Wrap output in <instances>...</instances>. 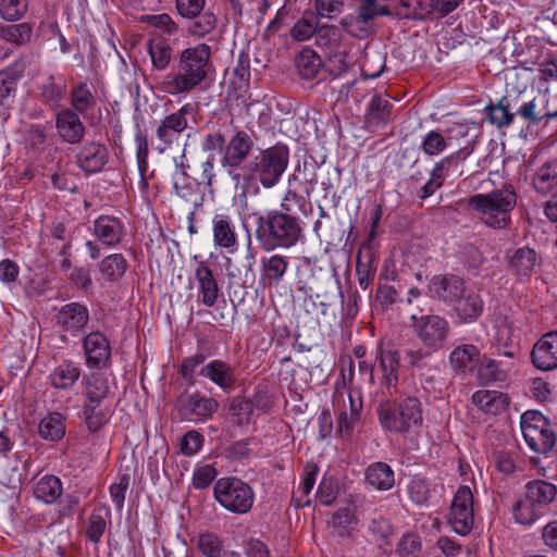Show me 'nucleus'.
<instances>
[{
	"label": "nucleus",
	"mask_w": 557,
	"mask_h": 557,
	"mask_svg": "<svg viewBox=\"0 0 557 557\" xmlns=\"http://www.w3.org/2000/svg\"><path fill=\"white\" fill-rule=\"evenodd\" d=\"M467 209L488 227L503 230L511 222L510 214L517 205V193L511 184L486 194H474L466 200Z\"/></svg>",
	"instance_id": "nucleus-3"
},
{
	"label": "nucleus",
	"mask_w": 557,
	"mask_h": 557,
	"mask_svg": "<svg viewBox=\"0 0 557 557\" xmlns=\"http://www.w3.org/2000/svg\"><path fill=\"white\" fill-rule=\"evenodd\" d=\"M197 546L206 557H220L222 553V541L214 533L200 534Z\"/></svg>",
	"instance_id": "nucleus-57"
},
{
	"label": "nucleus",
	"mask_w": 557,
	"mask_h": 557,
	"mask_svg": "<svg viewBox=\"0 0 557 557\" xmlns=\"http://www.w3.org/2000/svg\"><path fill=\"white\" fill-rule=\"evenodd\" d=\"M394 15L389 5L382 4L377 0H361L357 15H349L341 21L345 32L354 37H366L371 33L372 22L379 16Z\"/></svg>",
	"instance_id": "nucleus-10"
},
{
	"label": "nucleus",
	"mask_w": 557,
	"mask_h": 557,
	"mask_svg": "<svg viewBox=\"0 0 557 557\" xmlns=\"http://www.w3.org/2000/svg\"><path fill=\"white\" fill-rule=\"evenodd\" d=\"M454 305L458 317L463 322L475 320L483 310V301L474 293L466 292L465 296H461Z\"/></svg>",
	"instance_id": "nucleus-42"
},
{
	"label": "nucleus",
	"mask_w": 557,
	"mask_h": 557,
	"mask_svg": "<svg viewBox=\"0 0 557 557\" xmlns=\"http://www.w3.org/2000/svg\"><path fill=\"white\" fill-rule=\"evenodd\" d=\"M411 327L422 346L431 350H441L445 347L450 333L448 321L438 314L411 313Z\"/></svg>",
	"instance_id": "nucleus-8"
},
{
	"label": "nucleus",
	"mask_w": 557,
	"mask_h": 557,
	"mask_svg": "<svg viewBox=\"0 0 557 557\" xmlns=\"http://www.w3.org/2000/svg\"><path fill=\"white\" fill-rule=\"evenodd\" d=\"M95 234L107 246H114L121 242L124 226L120 219L111 215H101L94 223Z\"/></svg>",
	"instance_id": "nucleus-24"
},
{
	"label": "nucleus",
	"mask_w": 557,
	"mask_h": 557,
	"mask_svg": "<svg viewBox=\"0 0 557 557\" xmlns=\"http://www.w3.org/2000/svg\"><path fill=\"white\" fill-rule=\"evenodd\" d=\"M147 50L156 70H165L172 59V48L162 37L150 38L147 42Z\"/></svg>",
	"instance_id": "nucleus-40"
},
{
	"label": "nucleus",
	"mask_w": 557,
	"mask_h": 557,
	"mask_svg": "<svg viewBox=\"0 0 557 557\" xmlns=\"http://www.w3.org/2000/svg\"><path fill=\"white\" fill-rule=\"evenodd\" d=\"M140 21L159 28L166 35H174L178 30L177 24L166 13L144 15Z\"/></svg>",
	"instance_id": "nucleus-59"
},
{
	"label": "nucleus",
	"mask_w": 557,
	"mask_h": 557,
	"mask_svg": "<svg viewBox=\"0 0 557 557\" xmlns=\"http://www.w3.org/2000/svg\"><path fill=\"white\" fill-rule=\"evenodd\" d=\"M109 511L104 508L95 509L88 518L86 535L89 541L98 543L107 528V516Z\"/></svg>",
	"instance_id": "nucleus-53"
},
{
	"label": "nucleus",
	"mask_w": 557,
	"mask_h": 557,
	"mask_svg": "<svg viewBox=\"0 0 557 557\" xmlns=\"http://www.w3.org/2000/svg\"><path fill=\"white\" fill-rule=\"evenodd\" d=\"M108 161L106 146L98 143H87L77 154V163L86 173L99 172Z\"/></svg>",
	"instance_id": "nucleus-22"
},
{
	"label": "nucleus",
	"mask_w": 557,
	"mask_h": 557,
	"mask_svg": "<svg viewBox=\"0 0 557 557\" xmlns=\"http://www.w3.org/2000/svg\"><path fill=\"white\" fill-rule=\"evenodd\" d=\"M195 277L198 282V292L201 302L206 307H213L220 295V287L213 275V271L205 261H200L195 270Z\"/></svg>",
	"instance_id": "nucleus-20"
},
{
	"label": "nucleus",
	"mask_w": 557,
	"mask_h": 557,
	"mask_svg": "<svg viewBox=\"0 0 557 557\" xmlns=\"http://www.w3.org/2000/svg\"><path fill=\"white\" fill-rule=\"evenodd\" d=\"M34 26L23 22L18 24H0V39L21 47L32 40Z\"/></svg>",
	"instance_id": "nucleus-35"
},
{
	"label": "nucleus",
	"mask_w": 557,
	"mask_h": 557,
	"mask_svg": "<svg viewBox=\"0 0 557 557\" xmlns=\"http://www.w3.org/2000/svg\"><path fill=\"white\" fill-rule=\"evenodd\" d=\"M532 184L537 193L547 194L557 186V158L546 161L534 174Z\"/></svg>",
	"instance_id": "nucleus-39"
},
{
	"label": "nucleus",
	"mask_w": 557,
	"mask_h": 557,
	"mask_svg": "<svg viewBox=\"0 0 557 557\" xmlns=\"http://www.w3.org/2000/svg\"><path fill=\"white\" fill-rule=\"evenodd\" d=\"M227 174L233 182L236 195L246 198L248 194H256L259 190L258 178L250 166V163L239 168H227Z\"/></svg>",
	"instance_id": "nucleus-23"
},
{
	"label": "nucleus",
	"mask_w": 557,
	"mask_h": 557,
	"mask_svg": "<svg viewBox=\"0 0 557 557\" xmlns=\"http://www.w3.org/2000/svg\"><path fill=\"white\" fill-rule=\"evenodd\" d=\"M380 368L383 372L384 383L388 388L396 387L398 382V370L400 367L399 352L396 349H380Z\"/></svg>",
	"instance_id": "nucleus-34"
},
{
	"label": "nucleus",
	"mask_w": 557,
	"mask_h": 557,
	"mask_svg": "<svg viewBox=\"0 0 557 557\" xmlns=\"http://www.w3.org/2000/svg\"><path fill=\"white\" fill-rule=\"evenodd\" d=\"M531 358L533 364L543 371L557 368V331L544 334L533 346Z\"/></svg>",
	"instance_id": "nucleus-14"
},
{
	"label": "nucleus",
	"mask_w": 557,
	"mask_h": 557,
	"mask_svg": "<svg viewBox=\"0 0 557 557\" xmlns=\"http://www.w3.org/2000/svg\"><path fill=\"white\" fill-rule=\"evenodd\" d=\"M377 413L382 428L397 434H410L423 422L422 405L414 396H408L399 403L382 401Z\"/></svg>",
	"instance_id": "nucleus-4"
},
{
	"label": "nucleus",
	"mask_w": 557,
	"mask_h": 557,
	"mask_svg": "<svg viewBox=\"0 0 557 557\" xmlns=\"http://www.w3.org/2000/svg\"><path fill=\"white\" fill-rule=\"evenodd\" d=\"M27 0H3L0 4V15L5 21H18L27 12Z\"/></svg>",
	"instance_id": "nucleus-56"
},
{
	"label": "nucleus",
	"mask_w": 557,
	"mask_h": 557,
	"mask_svg": "<svg viewBox=\"0 0 557 557\" xmlns=\"http://www.w3.org/2000/svg\"><path fill=\"white\" fill-rule=\"evenodd\" d=\"M228 411L235 424L246 425L251 421L253 408L247 397L235 396L230 400Z\"/></svg>",
	"instance_id": "nucleus-49"
},
{
	"label": "nucleus",
	"mask_w": 557,
	"mask_h": 557,
	"mask_svg": "<svg viewBox=\"0 0 557 557\" xmlns=\"http://www.w3.org/2000/svg\"><path fill=\"white\" fill-rule=\"evenodd\" d=\"M255 236L264 251L276 248H292L304 238V228L299 218L286 211L270 210L255 213Z\"/></svg>",
	"instance_id": "nucleus-2"
},
{
	"label": "nucleus",
	"mask_w": 557,
	"mask_h": 557,
	"mask_svg": "<svg viewBox=\"0 0 557 557\" xmlns=\"http://www.w3.org/2000/svg\"><path fill=\"white\" fill-rule=\"evenodd\" d=\"M366 483L376 491H389L395 484L394 471L389 465L377 461L371 463L364 473Z\"/></svg>",
	"instance_id": "nucleus-26"
},
{
	"label": "nucleus",
	"mask_w": 557,
	"mask_h": 557,
	"mask_svg": "<svg viewBox=\"0 0 557 557\" xmlns=\"http://www.w3.org/2000/svg\"><path fill=\"white\" fill-rule=\"evenodd\" d=\"M109 393L107 377L100 373H91L86 377L85 396L92 403H103Z\"/></svg>",
	"instance_id": "nucleus-48"
},
{
	"label": "nucleus",
	"mask_w": 557,
	"mask_h": 557,
	"mask_svg": "<svg viewBox=\"0 0 557 557\" xmlns=\"http://www.w3.org/2000/svg\"><path fill=\"white\" fill-rule=\"evenodd\" d=\"M231 119L230 125L233 127L232 135L226 139L225 150L221 158V165L223 168H239L251 153L255 139L253 132L243 129L233 124Z\"/></svg>",
	"instance_id": "nucleus-11"
},
{
	"label": "nucleus",
	"mask_w": 557,
	"mask_h": 557,
	"mask_svg": "<svg viewBox=\"0 0 557 557\" xmlns=\"http://www.w3.org/2000/svg\"><path fill=\"white\" fill-rule=\"evenodd\" d=\"M213 495L221 507L237 515L247 513L255 500L250 485L235 476L220 478L214 483Z\"/></svg>",
	"instance_id": "nucleus-7"
},
{
	"label": "nucleus",
	"mask_w": 557,
	"mask_h": 557,
	"mask_svg": "<svg viewBox=\"0 0 557 557\" xmlns=\"http://www.w3.org/2000/svg\"><path fill=\"white\" fill-rule=\"evenodd\" d=\"M62 483L58 476L46 475L36 483L34 495L46 504H52L62 495Z\"/></svg>",
	"instance_id": "nucleus-43"
},
{
	"label": "nucleus",
	"mask_w": 557,
	"mask_h": 557,
	"mask_svg": "<svg viewBox=\"0 0 557 557\" xmlns=\"http://www.w3.org/2000/svg\"><path fill=\"white\" fill-rule=\"evenodd\" d=\"M409 495L416 504H424L430 496L428 481L419 476L413 478L409 484Z\"/></svg>",
	"instance_id": "nucleus-63"
},
{
	"label": "nucleus",
	"mask_w": 557,
	"mask_h": 557,
	"mask_svg": "<svg viewBox=\"0 0 557 557\" xmlns=\"http://www.w3.org/2000/svg\"><path fill=\"white\" fill-rule=\"evenodd\" d=\"M71 104L79 113H85L95 107V97L86 83H79L72 88Z\"/></svg>",
	"instance_id": "nucleus-50"
},
{
	"label": "nucleus",
	"mask_w": 557,
	"mask_h": 557,
	"mask_svg": "<svg viewBox=\"0 0 557 557\" xmlns=\"http://www.w3.org/2000/svg\"><path fill=\"white\" fill-rule=\"evenodd\" d=\"M289 267L287 257L281 255H272L261 260L262 280L268 285H277L285 276Z\"/></svg>",
	"instance_id": "nucleus-31"
},
{
	"label": "nucleus",
	"mask_w": 557,
	"mask_h": 557,
	"mask_svg": "<svg viewBox=\"0 0 557 557\" xmlns=\"http://www.w3.org/2000/svg\"><path fill=\"white\" fill-rule=\"evenodd\" d=\"M451 166L453 158L445 157L436 162L431 170L429 181L421 187L419 197L426 199L441 188Z\"/></svg>",
	"instance_id": "nucleus-33"
},
{
	"label": "nucleus",
	"mask_w": 557,
	"mask_h": 557,
	"mask_svg": "<svg viewBox=\"0 0 557 557\" xmlns=\"http://www.w3.org/2000/svg\"><path fill=\"white\" fill-rule=\"evenodd\" d=\"M213 242L216 246L225 249L234 247L237 243L235 226L232 219L226 214H216L212 220Z\"/></svg>",
	"instance_id": "nucleus-30"
},
{
	"label": "nucleus",
	"mask_w": 557,
	"mask_h": 557,
	"mask_svg": "<svg viewBox=\"0 0 557 557\" xmlns=\"http://www.w3.org/2000/svg\"><path fill=\"white\" fill-rule=\"evenodd\" d=\"M327 210L323 209L322 212H319V219L313 224V232L320 240L334 246L343 242L345 228L337 219L331 216Z\"/></svg>",
	"instance_id": "nucleus-21"
},
{
	"label": "nucleus",
	"mask_w": 557,
	"mask_h": 557,
	"mask_svg": "<svg viewBox=\"0 0 557 557\" xmlns=\"http://www.w3.org/2000/svg\"><path fill=\"white\" fill-rule=\"evenodd\" d=\"M55 126L60 137L69 144L79 143L85 133V126L72 109H63L57 114Z\"/></svg>",
	"instance_id": "nucleus-19"
},
{
	"label": "nucleus",
	"mask_w": 557,
	"mask_h": 557,
	"mask_svg": "<svg viewBox=\"0 0 557 557\" xmlns=\"http://www.w3.org/2000/svg\"><path fill=\"white\" fill-rule=\"evenodd\" d=\"M39 435L51 442H58L65 435V418L60 412H50L41 419Z\"/></svg>",
	"instance_id": "nucleus-38"
},
{
	"label": "nucleus",
	"mask_w": 557,
	"mask_h": 557,
	"mask_svg": "<svg viewBox=\"0 0 557 557\" xmlns=\"http://www.w3.org/2000/svg\"><path fill=\"white\" fill-rule=\"evenodd\" d=\"M431 298L455 304L467 292L465 281L457 275H435L431 278L428 286Z\"/></svg>",
	"instance_id": "nucleus-13"
},
{
	"label": "nucleus",
	"mask_w": 557,
	"mask_h": 557,
	"mask_svg": "<svg viewBox=\"0 0 557 557\" xmlns=\"http://www.w3.org/2000/svg\"><path fill=\"white\" fill-rule=\"evenodd\" d=\"M453 530L466 535L473 527V495L469 486H460L453 499L448 519Z\"/></svg>",
	"instance_id": "nucleus-12"
},
{
	"label": "nucleus",
	"mask_w": 557,
	"mask_h": 557,
	"mask_svg": "<svg viewBox=\"0 0 557 557\" xmlns=\"http://www.w3.org/2000/svg\"><path fill=\"white\" fill-rule=\"evenodd\" d=\"M433 13V0H400L394 10V15L399 18L423 20Z\"/></svg>",
	"instance_id": "nucleus-32"
},
{
	"label": "nucleus",
	"mask_w": 557,
	"mask_h": 557,
	"mask_svg": "<svg viewBox=\"0 0 557 557\" xmlns=\"http://www.w3.org/2000/svg\"><path fill=\"white\" fill-rule=\"evenodd\" d=\"M103 403L86 400L83 407L85 423L89 431L97 432L106 422V412L102 409Z\"/></svg>",
	"instance_id": "nucleus-54"
},
{
	"label": "nucleus",
	"mask_w": 557,
	"mask_h": 557,
	"mask_svg": "<svg viewBox=\"0 0 557 557\" xmlns=\"http://www.w3.org/2000/svg\"><path fill=\"white\" fill-rule=\"evenodd\" d=\"M472 404L487 414H499L507 408V397L497 391L481 389L472 395Z\"/></svg>",
	"instance_id": "nucleus-28"
},
{
	"label": "nucleus",
	"mask_w": 557,
	"mask_h": 557,
	"mask_svg": "<svg viewBox=\"0 0 557 557\" xmlns=\"http://www.w3.org/2000/svg\"><path fill=\"white\" fill-rule=\"evenodd\" d=\"M187 20H190V23L187 26L188 34L198 38H203L205 36L210 35L218 26V16L211 11H202Z\"/></svg>",
	"instance_id": "nucleus-44"
},
{
	"label": "nucleus",
	"mask_w": 557,
	"mask_h": 557,
	"mask_svg": "<svg viewBox=\"0 0 557 557\" xmlns=\"http://www.w3.org/2000/svg\"><path fill=\"white\" fill-rule=\"evenodd\" d=\"M88 321V309L78 302H70L62 306L55 315L57 324L72 334L82 332Z\"/></svg>",
	"instance_id": "nucleus-17"
},
{
	"label": "nucleus",
	"mask_w": 557,
	"mask_h": 557,
	"mask_svg": "<svg viewBox=\"0 0 557 557\" xmlns=\"http://www.w3.org/2000/svg\"><path fill=\"white\" fill-rule=\"evenodd\" d=\"M219 403L211 397H203L199 394L188 395L181 399V411L185 417L205 418L214 413Z\"/></svg>",
	"instance_id": "nucleus-25"
},
{
	"label": "nucleus",
	"mask_w": 557,
	"mask_h": 557,
	"mask_svg": "<svg viewBox=\"0 0 557 557\" xmlns=\"http://www.w3.org/2000/svg\"><path fill=\"white\" fill-rule=\"evenodd\" d=\"M259 183L264 188L274 187L287 169L289 163V149L284 144H276L270 148L261 149L249 161Z\"/></svg>",
	"instance_id": "nucleus-6"
},
{
	"label": "nucleus",
	"mask_w": 557,
	"mask_h": 557,
	"mask_svg": "<svg viewBox=\"0 0 557 557\" xmlns=\"http://www.w3.org/2000/svg\"><path fill=\"white\" fill-rule=\"evenodd\" d=\"M23 71V66L17 63L0 71V109L5 110L10 107Z\"/></svg>",
	"instance_id": "nucleus-27"
},
{
	"label": "nucleus",
	"mask_w": 557,
	"mask_h": 557,
	"mask_svg": "<svg viewBox=\"0 0 557 557\" xmlns=\"http://www.w3.org/2000/svg\"><path fill=\"white\" fill-rule=\"evenodd\" d=\"M193 111V106L186 103L177 112L168 115L157 128L159 140L165 145L177 140L181 133L187 128L186 115L191 114Z\"/></svg>",
	"instance_id": "nucleus-16"
},
{
	"label": "nucleus",
	"mask_w": 557,
	"mask_h": 557,
	"mask_svg": "<svg viewBox=\"0 0 557 557\" xmlns=\"http://www.w3.org/2000/svg\"><path fill=\"white\" fill-rule=\"evenodd\" d=\"M203 443V436L195 430L188 431L181 440V451L191 456L199 451Z\"/></svg>",
	"instance_id": "nucleus-64"
},
{
	"label": "nucleus",
	"mask_w": 557,
	"mask_h": 557,
	"mask_svg": "<svg viewBox=\"0 0 557 557\" xmlns=\"http://www.w3.org/2000/svg\"><path fill=\"white\" fill-rule=\"evenodd\" d=\"M511 103L508 96H504L497 103L491 102L485 107L486 119L498 128L512 124L515 113L510 111Z\"/></svg>",
	"instance_id": "nucleus-37"
},
{
	"label": "nucleus",
	"mask_w": 557,
	"mask_h": 557,
	"mask_svg": "<svg viewBox=\"0 0 557 557\" xmlns=\"http://www.w3.org/2000/svg\"><path fill=\"white\" fill-rule=\"evenodd\" d=\"M341 196L337 195L330 178L321 182V190L314 197V205L319 212L323 209H336L339 205Z\"/></svg>",
	"instance_id": "nucleus-51"
},
{
	"label": "nucleus",
	"mask_w": 557,
	"mask_h": 557,
	"mask_svg": "<svg viewBox=\"0 0 557 557\" xmlns=\"http://www.w3.org/2000/svg\"><path fill=\"white\" fill-rule=\"evenodd\" d=\"M516 114L521 116L530 124H537L545 119V115H547V110L545 107L540 104L536 98H533L532 100L520 106L517 109Z\"/></svg>",
	"instance_id": "nucleus-55"
},
{
	"label": "nucleus",
	"mask_w": 557,
	"mask_h": 557,
	"mask_svg": "<svg viewBox=\"0 0 557 557\" xmlns=\"http://www.w3.org/2000/svg\"><path fill=\"white\" fill-rule=\"evenodd\" d=\"M199 374L209 379L225 393L232 392L236 384L234 368L223 360L215 359L210 361L201 368Z\"/></svg>",
	"instance_id": "nucleus-18"
},
{
	"label": "nucleus",
	"mask_w": 557,
	"mask_h": 557,
	"mask_svg": "<svg viewBox=\"0 0 557 557\" xmlns=\"http://www.w3.org/2000/svg\"><path fill=\"white\" fill-rule=\"evenodd\" d=\"M86 363L89 368L106 367L110 360L111 348L107 337L100 332H91L84 338Z\"/></svg>",
	"instance_id": "nucleus-15"
},
{
	"label": "nucleus",
	"mask_w": 557,
	"mask_h": 557,
	"mask_svg": "<svg viewBox=\"0 0 557 557\" xmlns=\"http://www.w3.org/2000/svg\"><path fill=\"white\" fill-rule=\"evenodd\" d=\"M212 70L210 46L198 44L186 48L180 53L175 72L162 79L161 89L170 95H178L202 88Z\"/></svg>",
	"instance_id": "nucleus-1"
},
{
	"label": "nucleus",
	"mask_w": 557,
	"mask_h": 557,
	"mask_svg": "<svg viewBox=\"0 0 557 557\" xmlns=\"http://www.w3.org/2000/svg\"><path fill=\"white\" fill-rule=\"evenodd\" d=\"M436 350L426 349L423 346L416 349H407L405 360L411 368L423 369L428 366V359Z\"/></svg>",
	"instance_id": "nucleus-61"
},
{
	"label": "nucleus",
	"mask_w": 557,
	"mask_h": 557,
	"mask_svg": "<svg viewBox=\"0 0 557 557\" xmlns=\"http://www.w3.org/2000/svg\"><path fill=\"white\" fill-rule=\"evenodd\" d=\"M479 354V349L474 345L458 346L450 352L449 361L454 369L465 371L474 366Z\"/></svg>",
	"instance_id": "nucleus-45"
},
{
	"label": "nucleus",
	"mask_w": 557,
	"mask_h": 557,
	"mask_svg": "<svg viewBox=\"0 0 557 557\" xmlns=\"http://www.w3.org/2000/svg\"><path fill=\"white\" fill-rule=\"evenodd\" d=\"M521 431L529 447L539 454H546L555 445V433L548 420L535 410L521 416Z\"/></svg>",
	"instance_id": "nucleus-9"
},
{
	"label": "nucleus",
	"mask_w": 557,
	"mask_h": 557,
	"mask_svg": "<svg viewBox=\"0 0 557 557\" xmlns=\"http://www.w3.org/2000/svg\"><path fill=\"white\" fill-rule=\"evenodd\" d=\"M81 369L72 361H64L53 369L50 374V382L59 389L71 388L79 379Z\"/></svg>",
	"instance_id": "nucleus-36"
},
{
	"label": "nucleus",
	"mask_w": 557,
	"mask_h": 557,
	"mask_svg": "<svg viewBox=\"0 0 557 557\" xmlns=\"http://www.w3.org/2000/svg\"><path fill=\"white\" fill-rule=\"evenodd\" d=\"M307 200L304 196L297 194L293 189H288L281 202V210L286 211L289 214H293L294 210L297 208L300 211L306 212Z\"/></svg>",
	"instance_id": "nucleus-62"
},
{
	"label": "nucleus",
	"mask_w": 557,
	"mask_h": 557,
	"mask_svg": "<svg viewBox=\"0 0 557 557\" xmlns=\"http://www.w3.org/2000/svg\"><path fill=\"white\" fill-rule=\"evenodd\" d=\"M218 472L212 465L197 468L193 475V485L198 490L208 487L216 478Z\"/></svg>",
	"instance_id": "nucleus-60"
},
{
	"label": "nucleus",
	"mask_w": 557,
	"mask_h": 557,
	"mask_svg": "<svg viewBox=\"0 0 557 557\" xmlns=\"http://www.w3.org/2000/svg\"><path fill=\"white\" fill-rule=\"evenodd\" d=\"M127 269L126 259L120 253L106 257L99 264L100 273L110 282L121 278Z\"/></svg>",
	"instance_id": "nucleus-47"
},
{
	"label": "nucleus",
	"mask_w": 557,
	"mask_h": 557,
	"mask_svg": "<svg viewBox=\"0 0 557 557\" xmlns=\"http://www.w3.org/2000/svg\"><path fill=\"white\" fill-rule=\"evenodd\" d=\"M350 412H342L338 421V429L342 434H350L355 426L360 422L362 401L361 398H354V395H349Z\"/></svg>",
	"instance_id": "nucleus-52"
},
{
	"label": "nucleus",
	"mask_w": 557,
	"mask_h": 557,
	"mask_svg": "<svg viewBox=\"0 0 557 557\" xmlns=\"http://www.w3.org/2000/svg\"><path fill=\"white\" fill-rule=\"evenodd\" d=\"M557 497V486L545 480L527 483L523 498L515 503L512 513L516 522L531 525L543 518Z\"/></svg>",
	"instance_id": "nucleus-5"
},
{
	"label": "nucleus",
	"mask_w": 557,
	"mask_h": 557,
	"mask_svg": "<svg viewBox=\"0 0 557 557\" xmlns=\"http://www.w3.org/2000/svg\"><path fill=\"white\" fill-rule=\"evenodd\" d=\"M392 102L380 94L372 97L364 115L368 127L386 124L392 116Z\"/></svg>",
	"instance_id": "nucleus-29"
},
{
	"label": "nucleus",
	"mask_w": 557,
	"mask_h": 557,
	"mask_svg": "<svg viewBox=\"0 0 557 557\" xmlns=\"http://www.w3.org/2000/svg\"><path fill=\"white\" fill-rule=\"evenodd\" d=\"M295 65L304 79H312L319 73L322 62L312 49L306 48L296 55Z\"/></svg>",
	"instance_id": "nucleus-41"
},
{
	"label": "nucleus",
	"mask_w": 557,
	"mask_h": 557,
	"mask_svg": "<svg viewBox=\"0 0 557 557\" xmlns=\"http://www.w3.org/2000/svg\"><path fill=\"white\" fill-rule=\"evenodd\" d=\"M447 147L444 136L437 131H430L421 143L422 151L428 156H437Z\"/></svg>",
	"instance_id": "nucleus-58"
},
{
	"label": "nucleus",
	"mask_w": 557,
	"mask_h": 557,
	"mask_svg": "<svg viewBox=\"0 0 557 557\" xmlns=\"http://www.w3.org/2000/svg\"><path fill=\"white\" fill-rule=\"evenodd\" d=\"M536 253L529 247L519 248L510 258L509 264L518 275L529 276L535 265Z\"/></svg>",
	"instance_id": "nucleus-46"
}]
</instances>
